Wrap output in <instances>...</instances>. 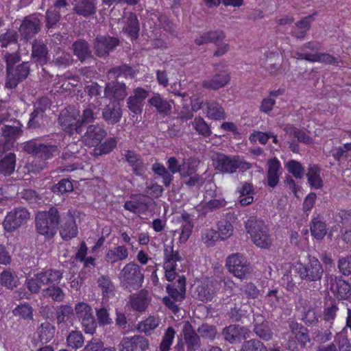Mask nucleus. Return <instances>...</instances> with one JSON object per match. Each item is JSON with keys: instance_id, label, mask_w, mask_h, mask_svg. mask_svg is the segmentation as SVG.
Returning a JSON list of instances; mask_svg holds the SVG:
<instances>
[{"instance_id": "nucleus-9", "label": "nucleus", "mask_w": 351, "mask_h": 351, "mask_svg": "<svg viewBox=\"0 0 351 351\" xmlns=\"http://www.w3.org/2000/svg\"><path fill=\"white\" fill-rule=\"evenodd\" d=\"M23 150L43 160H47L58 154L56 145L38 143L31 140L23 144Z\"/></svg>"}, {"instance_id": "nucleus-14", "label": "nucleus", "mask_w": 351, "mask_h": 351, "mask_svg": "<svg viewBox=\"0 0 351 351\" xmlns=\"http://www.w3.org/2000/svg\"><path fill=\"white\" fill-rule=\"evenodd\" d=\"M29 73L28 62H23L7 73L5 86L9 88H15L18 84L26 79Z\"/></svg>"}, {"instance_id": "nucleus-59", "label": "nucleus", "mask_w": 351, "mask_h": 351, "mask_svg": "<svg viewBox=\"0 0 351 351\" xmlns=\"http://www.w3.org/2000/svg\"><path fill=\"white\" fill-rule=\"evenodd\" d=\"M285 167L295 178L300 179L304 175V168L298 161L291 160L285 164Z\"/></svg>"}, {"instance_id": "nucleus-15", "label": "nucleus", "mask_w": 351, "mask_h": 351, "mask_svg": "<svg viewBox=\"0 0 351 351\" xmlns=\"http://www.w3.org/2000/svg\"><path fill=\"white\" fill-rule=\"evenodd\" d=\"M40 27V20L36 15L32 14L26 16L23 19L20 26L19 32L25 40H28L38 33Z\"/></svg>"}, {"instance_id": "nucleus-22", "label": "nucleus", "mask_w": 351, "mask_h": 351, "mask_svg": "<svg viewBox=\"0 0 351 351\" xmlns=\"http://www.w3.org/2000/svg\"><path fill=\"white\" fill-rule=\"evenodd\" d=\"M254 331L260 339L264 341H269L273 338L271 324L265 320L260 315L254 318Z\"/></svg>"}, {"instance_id": "nucleus-23", "label": "nucleus", "mask_w": 351, "mask_h": 351, "mask_svg": "<svg viewBox=\"0 0 351 351\" xmlns=\"http://www.w3.org/2000/svg\"><path fill=\"white\" fill-rule=\"evenodd\" d=\"M182 333L187 351H195L200 347L199 336L195 332L192 325L189 322H184Z\"/></svg>"}, {"instance_id": "nucleus-55", "label": "nucleus", "mask_w": 351, "mask_h": 351, "mask_svg": "<svg viewBox=\"0 0 351 351\" xmlns=\"http://www.w3.org/2000/svg\"><path fill=\"white\" fill-rule=\"evenodd\" d=\"M152 170L154 172L162 177V182L166 186H169L170 183L173 180V174L167 169L166 167L159 163H156L152 165Z\"/></svg>"}, {"instance_id": "nucleus-11", "label": "nucleus", "mask_w": 351, "mask_h": 351, "mask_svg": "<svg viewBox=\"0 0 351 351\" xmlns=\"http://www.w3.org/2000/svg\"><path fill=\"white\" fill-rule=\"evenodd\" d=\"M107 135L106 130L99 124L89 125L81 136L83 144L87 147H98Z\"/></svg>"}, {"instance_id": "nucleus-25", "label": "nucleus", "mask_w": 351, "mask_h": 351, "mask_svg": "<svg viewBox=\"0 0 351 351\" xmlns=\"http://www.w3.org/2000/svg\"><path fill=\"white\" fill-rule=\"evenodd\" d=\"M163 252L164 268H167V269L177 268L178 263L182 261V258L178 250H173L172 243L171 244L164 245Z\"/></svg>"}, {"instance_id": "nucleus-42", "label": "nucleus", "mask_w": 351, "mask_h": 351, "mask_svg": "<svg viewBox=\"0 0 351 351\" xmlns=\"http://www.w3.org/2000/svg\"><path fill=\"white\" fill-rule=\"evenodd\" d=\"M128 256V249L123 245L109 250L106 255V260L111 263L126 259Z\"/></svg>"}, {"instance_id": "nucleus-64", "label": "nucleus", "mask_w": 351, "mask_h": 351, "mask_svg": "<svg viewBox=\"0 0 351 351\" xmlns=\"http://www.w3.org/2000/svg\"><path fill=\"white\" fill-rule=\"evenodd\" d=\"M73 315V309L70 305H62L57 311L56 319L58 324L65 323Z\"/></svg>"}, {"instance_id": "nucleus-19", "label": "nucleus", "mask_w": 351, "mask_h": 351, "mask_svg": "<svg viewBox=\"0 0 351 351\" xmlns=\"http://www.w3.org/2000/svg\"><path fill=\"white\" fill-rule=\"evenodd\" d=\"M230 81V73L227 71H221L210 79L204 80L202 83V86L205 88L217 90L226 86Z\"/></svg>"}, {"instance_id": "nucleus-49", "label": "nucleus", "mask_w": 351, "mask_h": 351, "mask_svg": "<svg viewBox=\"0 0 351 351\" xmlns=\"http://www.w3.org/2000/svg\"><path fill=\"white\" fill-rule=\"evenodd\" d=\"M0 282L2 286L12 289L19 284V278L10 270H4L0 277Z\"/></svg>"}, {"instance_id": "nucleus-37", "label": "nucleus", "mask_w": 351, "mask_h": 351, "mask_svg": "<svg viewBox=\"0 0 351 351\" xmlns=\"http://www.w3.org/2000/svg\"><path fill=\"white\" fill-rule=\"evenodd\" d=\"M124 208L134 213H143L148 206L143 196L135 195L133 199L125 202Z\"/></svg>"}, {"instance_id": "nucleus-5", "label": "nucleus", "mask_w": 351, "mask_h": 351, "mask_svg": "<svg viewBox=\"0 0 351 351\" xmlns=\"http://www.w3.org/2000/svg\"><path fill=\"white\" fill-rule=\"evenodd\" d=\"M58 122L62 129L71 134L74 132L77 134L82 133L80 111L73 106H68L60 112Z\"/></svg>"}, {"instance_id": "nucleus-4", "label": "nucleus", "mask_w": 351, "mask_h": 351, "mask_svg": "<svg viewBox=\"0 0 351 351\" xmlns=\"http://www.w3.org/2000/svg\"><path fill=\"white\" fill-rule=\"evenodd\" d=\"M62 278V273L56 269H49L34 275L27 280V286L32 293H37L43 288L58 285Z\"/></svg>"}, {"instance_id": "nucleus-45", "label": "nucleus", "mask_w": 351, "mask_h": 351, "mask_svg": "<svg viewBox=\"0 0 351 351\" xmlns=\"http://www.w3.org/2000/svg\"><path fill=\"white\" fill-rule=\"evenodd\" d=\"M96 108L95 105L90 104L82 110V114H80V123L82 128L83 125L93 123L97 119L98 110L95 112Z\"/></svg>"}, {"instance_id": "nucleus-61", "label": "nucleus", "mask_w": 351, "mask_h": 351, "mask_svg": "<svg viewBox=\"0 0 351 351\" xmlns=\"http://www.w3.org/2000/svg\"><path fill=\"white\" fill-rule=\"evenodd\" d=\"M176 331L172 327H169L165 330L162 340L160 344V351H169L175 337Z\"/></svg>"}, {"instance_id": "nucleus-18", "label": "nucleus", "mask_w": 351, "mask_h": 351, "mask_svg": "<svg viewBox=\"0 0 351 351\" xmlns=\"http://www.w3.org/2000/svg\"><path fill=\"white\" fill-rule=\"evenodd\" d=\"M119 43L117 38L98 36L94 41V48L98 56H104L108 54L110 51L113 50Z\"/></svg>"}, {"instance_id": "nucleus-63", "label": "nucleus", "mask_w": 351, "mask_h": 351, "mask_svg": "<svg viewBox=\"0 0 351 351\" xmlns=\"http://www.w3.org/2000/svg\"><path fill=\"white\" fill-rule=\"evenodd\" d=\"M130 302L132 308L138 311H144L147 306V299L142 294L131 295Z\"/></svg>"}, {"instance_id": "nucleus-53", "label": "nucleus", "mask_w": 351, "mask_h": 351, "mask_svg": "<svg viewBox=\"0 0 351 351\" xmlns=\"http://www.w3.org/2000/svg\"><path fill=\"white\" fill-rule=\"evenodd\" d=\"M338 311L339 307L337 302L333 300L326 302L323 312L324 319L332 324L337 316Z\"/></svg>"}, {"instance_id": "nucleus-57", "label": "nucleus", "mask_w": 351, "mask_h": 351, "mask_svg": "<svg viewBox=\"0 0 351 351\" xmlns=\"http://www.w3.org/2000/svg\"><path fill=\"white\" fill-rule=\"evenodd\" d=\"M12 312L15 316H19L25 320L33 319L34 310L27 303L21 304L17 306Z\"/></svg>"}, {"instance_id": "nucleus-24", "label": "nucleus", "mask_w": 351, "mask_h": 351, "mask_svg": "<svg viewBox=\"0 0 351 351\" xmlns=\"http://www.w3.org/2000/svg\"><path fill=\"white\" fill-rule=\"evenodd\" d=\"M73 5V10L77 14L88 17L96 12V2L95 0H69Z\"/></svg>"}, {"instance_id": "nucleus-54", "label": "nucleus", "mask_w": 351, "mask_h": 351, "mask_svg": "<svg viewBox=\"0 0 351 351\" xmlns=\"http://www.w3.org/2000/svg\"><path fill=\"white\" fill-rule=\"evenodd\" d=\"M84 337L80 331L73 330L66 337L67 346L77 350L82 348L84 345Z\"/></svg>"}, {"instance_id": "nucleus-3", "label": "nucleus", "mask_w": 351, "mask_h": 351, "mask_svg": "<svg viewBox=\"0 0 351 351\" xmlns=\"http://www.w3.org/2000/svg\"><path fill=\"white\" fill-rule=\"evenodd\" d=\"M37 232L47 239L53 237L60 223V215L56 208H51L48 211L39 212L35 218Z\"/></svg>"}, {"instance_id": "nucleus-51", "label": "nucleus", "mask_w": 351, "mask_h": 351, "mask_svg": "<svg viewBox=\"0 0 351 351\" xmlns=\"http://www.w3.org/2000/svg\"><path fill=\"white\" fill-rule=\"evenodd\" d=\"M193 129L199 134L204 137H208L212 132L209 125L201 117H197L191 123Z\"/></svg>"}, {"instance_id": "nucleus-13", "label": "nucleus", "mask_w": 351, "mask_h": 351, "mask_svg": "<svg viewBox=\"0 0 351 351\" xmlns=\"http://www.w3.org/2000/svg\"><path fill=\"white\" fill-rule=\"evenodd\" d=\"M149 340L140 335L124 337L119 344V351H145L149 348Z\"/></svg>"}, {"instance_id": "nucleus-47", "label": "nucleus", "mask_w": 351, "mask_h": 351, "mask_svg": "<svg viewBox=\"0 0 351 351\" xmlns=\"http://www.w3.org/2000/svg\"><path fill=\"white\" fill-rule=\"evenodd\" d=\"M311 234L317 239H322L326 234V225L319 218H314L311 223Z\"/></svg>"}, {"instance_id": "nucleus-28", "label": "nucleus", "mask_w": 351, "mask_h": 351, "mask_svg": "<svg viewBox=\"0 0 351 351\" xmlns=\"http://www.w3.org/2000/svg\"><path fill=\"white\" fill-rule=\"evenodd\" d=\"M125 161L136 175H142L145 170L141 156L133 150H125L123 154Z\"/></svg>"}, {"instance_id": "nucleus-43", "label": "nucleus", "mask_w": 351, "mask_h": 351, "mask_svg": "<svg viewBox=\"0 0 351 351\" xmlns=\"http://www.w3.org/2000/svg\"><path fill=\"white\" fill-rule=\"evenodd\" d=\"M77 228L75 219L73 217H69L63 223L60 230V235L64 240H70L77 236Z\"/></svg>"}, {"instance_id": "nucleus-52", "label": "nucleus", "mask_w": 351, "mask_h": 351, "mask_svg": "<svg viewBox=\"0 0 351 351\" xmlns=\"http://www.w3.org/2000/svg\"><path fill=\"white\" fill-rule=\"evenodd\" d=\"M97 283L104 297L109 298L114 295V286L108 276H101L98 278Z\"/></svg>"}, {"instance_id": "nucleus-62", "label": "nucleus", "mask_w": 351, "mask_h": 351, "mask_svg": "<svg viewBox=\"0 0 351 351\" xmlns=\"http://www.w3.org/2000/svg\"><path fill=\"white\" fill-rule=\"evenodd\" d=\"M73 190L72 182L68 179H62L54 184L51 191L57 195H63Z\"/></svg>"}, {"instance_id": "nucleus-44", "label": "nucleus", "mask_w": 351, "mask_h": 351, "mask_svg": "<svg viewBox=\"0 0 351 351\" xmlns=\"http://www.w3.org/2000/svg\"><path fill=\"white\" fill-rule=\"evenodd\" d=\"M160 323V320L158 317L149 316L145 320L138 323L137 329L139 332L149 335L159 326Z\"/></svg>"}, {"instance_id": "nucleus-58", "label": "nucleus", "mask_w": 351, "mask_h": 351, "mask_svg": "<svg viewBox=\"0 0 351 351\" xmlns=\"http://www.w3.org/2000/svg\"><path fill=\"white\" fill-rule=\"evenodd\" d=\"M241 351H268V350L263 342L253 339L245 341L241 345Z\"/></svg>"}, {"instance_id": "nucleus-33", "label": "nucleus", "mask_w": 351, "mask_h": 351, "mask_svg": "<svg viewBox=\"0 0 351 351\" xmlns=\"http://www.w3.org/2000/svg\"><path fill=\"white\" fill-rule=\"evenodd\" d=\"M331 291L336 293L337 298L346 300L351 295L350 283L341 278H335V283L331 286Z\"/></svg>"}, {"instance_id": "nucleus-27", "label": "nucleus", "mask_w": 351, "mask_h": 351, "mask_svg": "<svg viewBox=\"0 0 351 351\" xmlns=\"http://www.w3.org/2000/svg\"><path fill=\"white\" fill-rule=\"evenodd\" d=\"M122 117V110L119 104H110L102 110V117L108 124L117 123Z\"/></svg>"}, {"instance_id": "nucleus-26", "label": "nucleus", "mask_w": 351, "mask_h": 351, "mask_svg": "<svg viewBox=\"0 0 351 351\" xmlns=\"http://www.w3.org/2000/svg\"><path fill=\"white\" fill-rule=\"evenodd\" d=\"M167 291L169 293L167 297L173 299L175 301L182 302L185 298V278L184 276H180L176 283L167 285Z\"/></svg>"}, {"instance_id": "nucleus-35", "label": "nucleus", "mask_w": 351, "mask_h": 351, "mask_svg": "<svg viewBox=\"0 0 351 351\" xmlns=\"http://www.w3.org/2000/svg\"><path fill=\"white\" fill-rule=\"evenodd\" d=\"M313 17V15H309L295 23L291 31L292 36L300 39L304 38L310 29Z\"/></svg>"}, {"instance_id": "nucleus-41", "label": "nucleus", "mask_w": 351, "mask_h": 351, "mask_svg": "<svg viewBox=\"0 0 351 351\" xmlns=\"http://www.w3.org/2000/svg\"><path fill=\"white\" fill-rule=\"evenodd\" d=\"M15 166L16 156L13 153H9L0 160V173L10 176L14 171Z\"/></svg>"}, {"instance_id": "nucleus-12", "label": "nucleus", "mask_w": 351, "mask_h": 351, "mask_svg": "<svg viewBox=\"0 0 351 351\" xmlns=\"http://www.w3.org/2000/svg\"><path fill=\"white\" fill-rule=\"evenodd\" d=\"M149 95V90L142 87L134 88L132 95L127 99V106L129 110L136 114H141L145 101Z\"/></svg>"}, {"instance_id": "nucleus-17", "label": "nucleus", "mask_w": 351, "mask_h": 351, "mask_svg": "<svg viewBox=\"0 0 351 351\" xmlns=\"http://www.w3.org/2000/svg\"><path fill=\"white\" fill-rule=\"evenodd\" d=\"M250 331L240 325H230L223 328L222 335L226 341L230 343L240 342L242 339L250 337Z\"/></svg>"}, {"instance_id": "nucleus-7", "label": "nucleus", "mask_w": 351, "mask_h": 351, "mask_svg": "<svg viewBox=\"0 0 351 351\" xmlns=\"http://www.w3.org/2000/svg\"><path fill=\"white\" fill-rule=\"evenodd\" d=\"M323 273L324 269L319 261L311 255L307 257V263L302 264L299 268L300 278L307 282L319 281Z\"/></svg>"}, {"instance_id": "nucleus-40", "label": "nucleus", "mask_w": 351, "mask_h": 351, "mask_svg": "<svg viewBox=\"0 0 351 351\" xmlns=\"http://www.w3.org/2000/svg\"><path fill=\"white\" fill-rule=\"evenodd\" d=\"M197 298L202 302L210 301L216 293L213 282L207 281L198 286L196 289Z\"/></svg>"}, {"instance_id": "nucleus-8", "label": "nucleus", "mask_w": 351, "mask_h": 351, "mask_svg": "<svg viewBox=\"0 0 351 351\" xmlns=\"http://www.w3.org/2000/svg\"><path fill=\"white\" fill-rule=\"evenodd\" d=\"M228 271L234 276L243 279L250 273V264L245 257L240 253L229 255L226 261Z\"/></svg>"}, {"instance_id": "nucleus-50", "label": "nucleus", "mask_w": 351, "mask_h": 351, "mask_svg": "<svg viewBox=\"0 0 351 351\" xmlns=\"http://www.w3.org/2000/svg\"><path fill=\"white\" fill-rule=\"evenodd\" d=\"M306 177L311 187L317 189L322 186V180L319 176V169L317 166H311L308 169Z\"/></svg>"}, {"instance_id": "nucleus-38", "label": "nucleus", "mask_w": 351, "mask_h": 351, "mask_svg": "<svg viewBox=\"0 0 351 351\" xmlns=\"http://www.w3.org/2000/svg\"><path fill=\"white\" fill-rule=\"evenodd\" d=\"M32 56L40 64H45L48 60V49L42 41L36 40L32 44Z\"/></svg>"}, {"instance_id": "nucleus-20", "label": "nucleus", "mask_w": 351, "mask_h": 351, "mask_svg": "<svg viewBox=\"0 0 351 351\" xmlns=\"http://www.w3.org/2000/svg\"><path fill=\"white\" fill-rule=\"evenodd\" d=\"M295 57L300 60H305L311 62H320L327 64L337 65V58L326 53H309L304 52H295Z\"/></svg>"}, {"instance_id": "nucleus-21", "label": "nucleus", "mask_w": 351, "mask_h": 351, "mask_svg": "<svg viewBox=\"0 0 351 351\" xmlns=\"http://www.w3.org/2000/svg\"><path fill=\"white\" fill-rule=\"evenodd\" d=\"M127 94L125 84L118 81L108 83L104 90L106 97L117 101L123 100Z\"/></svg>"}, {"instance_id": "nucleus-16", "label": "nucleus", "mask_w": 351, "mask_h": 351, "mask_svg": "<svg viewBox=\"0 0 351 351\" xmlns=\"http://www.w3.org/2000/svg\"><path fill=\"white\" fill-rule=\"evenodd\" d=\"M35 109L30 114L28 122L29 128H36L43 124L45 112L49 108V101L44 97L39 99L34 105Z\"/></svg>"}, {"instance_id": "nucleus-10", "label": "nucleus", "mask_w": 351, "mask_h": 351, "mask_svg": "<svg viewBox=\"0 0 351 351\" xmlns=\"http://www.w3.org/2000/svg\"><path fill=\"white\" fill-rule=\"evenodd\" d=\"M30 214L24 208H17L9 212L3 222V228L7 232H12L27 223Z\"/></svg>"}, {"instance_id": "nucleus-36", "label": "nucleus", "mask_w": 351, "mask_h": 351, "mask_svg": "<svg viewBox=\"0 0 351 351\" xmlns=\"http://www.w3.org/2000/svg\"><path fill=\"white\" fill-rule=\"evenodd\" d=\"M72 49L73 53L81 62L92 57L89 45L85 40L80 39L76 40L72 45Z\"/></svg>"}, {"instance_id": "nucleus-29", "label": "nucleus", "mask_w": 351, "mask_h": 351, "mask_svg": "<svg viewBox=\"0 0 351 351\" xmlns=\"http://www.w3.org/2000/svg\"><path fill=\"white\" fill-rule=\"evenodd\" d=\"M226 36L222 30L217 29L215 31H208L203 33L195 38V43L197 45H202L204 44L213 43L218 46L219 43L225 38Z\"/></svg>"}, {"instance_id": "nucleus-32", "label": "nucleus", "mask_w": 351, "mask_h": 351, "mask_svg": "<svg viewBox=\"0 0 351 351\" xmlns=\"http://www.w3.org/2000/svg\"><path fill=\"white\" fill-rule=\"evenodd\" d=\"M125 25L123 31L132 39H136L138 36L139 23L137 16L134 13H129L125 18Z\"/></svg>"}, {"instance_id": "nucleus-34", "label": "nucleus", "mask_w": 351, "mask_h": 351, "mask_svg": "<svg viewBox=\"0 0 351 351\" xmlns=\"http://www.w3.org/2000/svg\"><path fill=\"white\" fill-rule=\"evenodd\" d=\"M267 165V184L270 187L274 188L279 182L278 171L280 167V163L276 158H273L268 160Z\"/></svg>"}, {"instance_id": "nucleus-60", "label": "nucleus", "mask_w": 351, "mask_h": 351, "mask_svg": "<svg viewBox=\"0 0 351 351\" xmlns=\"http://www.w3.org/2000/svg\"><path fill=\"white\" fill-rule=\"evenodd\" d=\"M218 235L221 240L227 239L233 234V226L227 220H221L218 223Z\"/></svg>"}, {"instance_id": "nucleus-39", "label": "nucleus", "mask_w": 351, "mask_h": 351, "mask_svg": "<svg viewBox=\"0 0 351 351\" xmlns=\"http://www.w3.org/2000/svg\"><path fill=\"white\" fill-rule=\"evenodd\" d=\"M204 106H205L204 112L208 118L214 120L225 119L224 109L218 103L209 101H206Z\"/></svg>"}, {"instance_id": "nucleus-46", "label": "nucleus", "mask_w": 351, "mask_h": 351, "mask_svg": "<svg viewBox=\"0 0 351 351\" xmlns=\"http://www.w3.org/2000/svg\"><path fill=\"white\" fill-rule=\"evenodd\" d=\"M55 332V327L49 322L43 323L38 329L39 338L43 343L49 342L53 338Z\"/></svg>"}, {"instance_id": "nucleus-30", "label": "nucleus", "mask_w": 351, "mask_h": 351, "mask_svg": "<svg viewBox=\"0 0 351 351\" xmlns=\"http://www.w3.org/2000/svg\"><path fill=\"white\" fill-rule=\"evenodd\" d=\"M180 223L181 232L179 238L180 243H184L192 233L193 223L189 213L184 212L178 218Z\"/></svg>"}, {"instance_id": "nucleus-6", "label": "nucleus", "mask_w": 351, "mask_h": 351, "mask_svg": "<svg viewBox=\"0 0 351 351\" xmlns=\"http://www.w3.org/2000/svg\"><path fill=\"white\" fill-rule=\"evenodd\" d=\"M144 276L140 267L134 262L125 265L120 272V279L126 287L137 289L143 282Z\"/></svg>"}, {"instance_id": "nucleus-31", "label": "nucleus", "mask_w": 351, "mask_h": 351, "mask_svg": "<svg viewBox=\"0 0 351 351\" xmlns=\"http://www.w3.org/2000/svg\"><path fill=\"white\" fill-rule=\"evenodd\" d=\"M150 106L155 108L156 112L162 116L168 115L171 111L170 101L165 99L158 93L154 94L148 99Z\"/></svg>"}, {"instance_id": "nucleus-48", "label": "nucleus", "mask_w": 351, "mask_h": 351, "mask_svg": "<svg viewBox=\"0 0 351 351\" xmlns=\"http://www.w3.org/2000/svg\"><path fill=\"white\" fill-rule=\"evenodd\" d=\"M42 295L44 298H50L55 302H62L65 295L62 289L58 285L43 288Z\"/></svg>"}, {"instance_id": "nucleus-1", "label": "nucleus", "mask_w": 351, "mask_h": 351, "mask_svg": "<svg viewBox=\"0 0 351 351\" xmlns=\"http://www.w3.org/2000/svg\"><path fill=\"white\" fill-rule=\"evenodd\" d=\"M213 165L221 173H234L237 169L246 171L252 165L239 156H228L222 153H215L212 156Z\"/></svg>"}, {"instance_id": "nucleus-56", "label": "nucleus", "mask_w": 351, "mask_h": 351, "mask_svg": "<svg viewBox=\"0 0 351 351\" xmlns=\"http://www.w3.org/2000/svg\"><path fill=\"white\" fill-rule=\"evenodd\" d=\"M199 165V160L193 157L189 158L183 160L182 165V176L186 177L194 173Z\"/></svg>"}, {"instance_id": "nucleus-2", "label": "nucleus", "mask_w": 351, "mask_h": 351, "mask_svg": "<svg viewBox=\"0 0 351 351\" xmlns=\"http://www.w3.org/2000/svg\"><path fill=\"white\" fill-rule=\"evenodd\" d=\"M245 229L257 247L263 249L270 247L272 243L271 235L264 221L252 217L245 222Z\"/></svg>"}]
</instances>
